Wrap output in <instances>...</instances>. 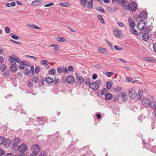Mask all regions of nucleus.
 I'll use <instances>...</instances> for the list:
<instances>
[{
	"mask_svg": "<svg viewBox=\"0 0 156 156\" xmlns=\"http://www.w3.org/2000/svg\"><path fill=\"white\" fill-rule=\"evenodd\" d=\"M11 30L8 27H6L5 29V31L7 34H9Z\"/></svg>",
	"mask_w": 156,
	"mask_h": 156,
	"instance_id": "nucleus-55",
	"label": "nucleus"
},
{
	"mask_svg": "<svg viewBox=\"0 0 156 156\" xmlns=\"http://www.w3.org/2000/svg\"><path fill=\"white\" fill-rule=\"evenodd\" d=\"M80 2L83 7H85L87 3V0H81Z\"/></svg>",
	"mask_w": 156,
	"mask_h": 156,
	"instance_id": "nucleus-48",
	"label": "nucleus"
},
{
	"mask_svg": "<svg viewBox=\"0 0 156 156\" xmlns=\"http://www.w3.org/2000/svg\"><path fill=\"white\" fill-rule=\"evenodd\" d=\"M57 72L58 73L60 74L62 72V68L60 67H59L57 68Z\"/></svg>",
	"mask_w": 156,
	"mask_h": 156,
	"instance_id": "nucleus-57",
	"label": "nucleus"
},
{
	"mask_svg": "<svg viewBox=\"0 0 156 156\" xmlns=\"http://www.w3.org/2000/svg\"><path fill=\"white\" fill-rule=\"evenodd\" d=\"M10 73L9 71H6L3 74V76L4 77H9L10 75Z\"/></svg>",
	"mask_w": 156,
	"mask_h": 156,
	"instance_id": "nucleus-30",
	"label": "nucleus"
},
{
	"mask_svg": "<svg viewBox=\"0 0 156 156\" xmlns=\"http://www.w3.org/2000/svg\"><path fill=\"white\" fill-rule=\"evenodd\" d=\"M101 80H98L95 82L91 83L89 86L90 88L94 90H97L99 87V85L101 84Z\"/></svg>",
	"mask_w": 156,
	"mask_h": 156,
	"instance_id": "nucleus-2",
	"label": "nucleus"
},
{
	"mask_svg": "<svg viewBox=\"0 0 156 156\" xmlns=\"http://www.w3.org/2000/svg\"><path fill=\"white\" fill-rule=\"evenodd\" d=\"M28 26L32 28L33 29H41V28L37 26L35 24H32L31 25H28Z\"/></svg>",
	"mask_w": 156,
	"mask_h": 156,
	"instance_id": "nucleus-27",
	"label": "nucleus"
},
{
	"mask_svg": "<svg viewBox=\"0 0 156 156\" xmlns=\"http://www.w3.org/2000/svg\"><path fill=\"white\" fill-rule=\"evenodd\" d=\"M54 47V51L55 52H57L60 49V46L57 44H56V45Z\"/></svg>",
	"mask_w": 156,
	"mask_h": 156,
	"instance_id": "nucleus-39",
	"label": "nucleus"
},
{
	"mask_svg": "<svg viewBox=\"0 0 156 156\" xmlns=\"http://www.w3.org/2000/svg\"><path fill=\"white\" fill-rule=\"evenodd\" d=\"M66 82L69 83H73L74 81V77L72 76H68L66 79Z\"/></svg>",
	"mask_w": 156,
	"mask_h": 156,
	"instance_id": "nucleus-13",
	"label": "nucleus"
},
{
	"mask_svg": "<svg viewBox=\"0 0 156 156\" xmlns=\"http://www.w3.org/2000/svg\"><path fill=\"white\" fill-rule=\"evenodd\" d=\"M17 69V67L15 65L12 66L10 67V70L13 72H15Z\"/></svg>",
	"mask_w": 156,
	"mask_h": 156,
	"instance_id": "nucleus-29",
	"label": "nucleus"
},
{
	"mask_svg": "<svg viewBox=\"0 0 156 156\" xmlns=\"http://www.w3.org/2000/svg\"><path fill=\"white\" fill-rule=\"evenodd\" d=\"M27 148V147L26 144H21L18 147V150L19 151L21 152H23L26 151Z\"/></svg>",
	"mask_w": 156,
	"mask_h": 156,
	"instance_id": "nucleus-8",
	"label": "nucleus"
},
{
	"mask_svg": "<svg viewBox=\"0 0 156 156\" xmlns=\"http://www.w3.org/2000/svg\"><path fill=\"white\" fill-rule=\"evenodd\" d=\"M153 48L154 51L156 52V42L153 44Z\"/></svg>",
	"mask_w": 156,
	"mask_h": 156,
	"instance_id": "nucleus-64",
	"label": "nucleus"
},
{
	"mask_svg": "<svg viewBox=\"0 0 156 156\" xmlns=\"http://www.w3.org/2000/svg\"><path fill=\"white\" fill-rule=\"evenodd\" d=\"M114 34L115 37H119L122 34V31L118 29H116L114 31Z\"/></svg>",
	"mask_w": 156,
	"mask_h": 156,
	"instance_id": "nucleus-14",
	"label": "nucleus"
},
{
	"mask_svg": "<svg viewBox=\"0 0 156 156\" xmlns=\"http://www.w3.org/2000/svg\"><path fill=\"white\" fill-rule=\"evenodd\" d=\"M144 60L146 61H149L151 62H154L155 60L152 57H144Z\"/></svg>",
	"mask_w": 156,
	"mask_h": 156,
	"instance_id": "nucleus-19",
	"label": "nucleus"
},
{
	"mask_svg": "<svg viewBox=\"0 0 156 156\" xmlns=\"http://www.w3.org/2000/svg\"><path fill=\"white\" fill-rule=\"evenodd\" d=\"M20 140L18 138H16L13 140V144L12 145L13 148H16L18 144L20 143Z\"/></svg>",
	"mask_w": 156,
	"mask_h": 156,
	"instance_id": "nucleus-12",
	"label": "nucleus"
},
{
	"mask_svg": "<svg viewBox=\"0 0 156 156\" xmlns=\"http://www.w3.org/2000/svg\"><path fill=\"white\" fill-rule=\"evenodd\" d=\"M121 97L123 101H125L127 99V97L126 94L124 92H122Z\"/></svg>",
	"mask_w": 156,
	"mask_h": 156,
	"instance_id": "nucleus-26",
	"label": "nucleus"
},
{
	"mask_svg": "<svg viewBox=\"0 0 156 156\" xmlns=\"http://www.w3.org/2000/svg\"><path fill=\"white\" fill-rule=\"evenodd\" d=\"M62 72L66 74L67 73V68L63 67L62 68Z\"/></svg>",
	"mask_w": 156,
	"mask_h": 156,
	"instance_id": "nucleus-58",
	"label": "nucleus"
},
{
	"mask_svg": "<svg viewBox=\"0 0 156 156\" xmlns=\"http://www.w3.org/2000/svg\"><path fill=\"white\" fill-rule=\"evenodd\" d=\"M7 68L5 64H2L0 67V70L2 71H4Z\"/></svg>",
	"mask_w": 156,
	"mask_h": 156,
	"instance_id": "nucleus-34",
	"label": "nucleus"
},
{
	"mask_svg": "<svg viewBox=\"0 0 156 156\" xmlns=\"http://www.w3.org/2000/svg\"><path fill=\"white\" fill-rule=\"evenodd\" d=\"M146 23L144 20H140L138 24L137 28L139 30H142L144 28Z\"/></svg>",
	"mask_w": 156,
	"mask_h": 156,
	"instance_id": "nucleus-5",
	"label": "nucleus"
},
{
	"mask_svg": "<svg viewBox=\"0 0 156 156\" xmlns=\"http://www.w3.org/2000/svg\"><path fill=\"white\" fill-rule=\"evenodd\" d=\"M40 150V147L37 144L33 145L31 148V151L33 153L35 154H38Z\"/></svg>",
	"mask_w": 156,
	"mask_h": 156,
	"instance_id": "nucleus-4",
	"label": "nucleus"
},
{
	"mask_svg": "<svg viewBox=\"0 0 156 156\" xmlns=\"http://www.w3.org/2000/svg\"><path fill=\"white\" fill-rule=\"evenodd\" d=\"M128 93L130 97L132 98H134L137 95L136 92L133 88L129 89L128 90Z\"/></svg>",
	"mask_w": 156,
	"mask_h": 156,
	"instance_id": "nucleus-9",
	"label": "nucleus"
},
{
	"mask_svg": "<svg viewBox=\"0 0 156 156\" xmlns=\"http://www.w3.org/2000/svg\"><path fill=\"white\" fill-rule=\"evenodd\" d=\"M98 51L101 53L103 54L104 55H106L107 54L106 49L105 48H98Z\"/></svg>",
	"mask_w": 156,
	"mask_h": 156,
	"instance_id": "nucleus-24",
	"label": "nucleus"
},
{
	"mask_svg": "<svg viewBox=\"0 0 156 156\" xmlns=\"http://www.w3.org/2000/svg\"><path fill=\"white\" fill-rule=\"evenodd\" d=\"M130 32L131 33L136 35L137 36L138 35L137 30L134 28H131L130 29Z\"/></svg>",
	"mask_w": 156,
	"mask_h": 156,
	"instance_id": "nucleus-28",
	"label": "nucleus"
},
{
	"mask_svg": "<svg viewBox=\"0 0 156 156\" xmlns=\"http://www.w3.org/2000/svg\"><path fill=\"white\" fill-rule=\"evenodd\" d=\"M47 120V119L45 117H42L41 118H37V120L34 122V124L36 126L44 125L45 124Z\"/></svg>",
	"mask_w": 156,
	"mask_h": 156,
	"instance_id": "nucleus-1",
	"label": "nucleus"
},
{
	"mask_svg": "<svg viewBox=\"0 0 156 156\" xmlns=\"http://www.w3.org/2000/svg\"><path fill=\"white\" fill-rule=\"evenodd\" d=\"M114 48L115 49L117 50H122L123 49L122 48V47L117 45L115 46Z\"/></svg>",
	"mask_w": 156,
	"mask_h": 156,
	"instance_id": "nucleus-52",
	"label": "nucleus"
},
{
	"mask_svg": "<svg viewBox=\"0 0 156 156\" xmlns=\"http://www.w3.org/2000/svg\"><path fill=\"white\" fill-rule=\"evenodd\" d=\"M24 72L26 75H28L30 74L31 70L29 69H26L24 70Z\"/></svg>",
	"mask_w": 156,
	"mask_h": 156,
	"instance_id": "nucleus-42",
	"label": "nucleus"
},
{
	"mask_svg": "<svg viewBox=\"0 0 156 156\" xmlns=\"http://www.w3.org/2000/svg\"><path fill=\"white\" fill-rule=\"evenodd\" d=\"M56 73V71L55 69H53L50 70L48 72L49 74L55 75Z\"/></svg>",
	"mask_w": 156,
	"mask_h": 156,
	"instance_id": "nucleus-37",
	"label": "nucleus"
},
{
	"mask_svg": "<svg viewBox=\"0 0 156 156\" xmlns=\"http://www.w3.org/2000/svg\"><path fill=\"white\" fill-rule=\"evenodd\" d=\"M93 0H90V1L88 2L87 5V8L88 9H91L93 6Z\"/></svg>",
	"mask_w": 156,
	"mask_h": 156,
	"instance_id": "nucleus-17",
	"label": "nucleus"
},
{
	"mask_svg": "<svg viewBox=\"0 0 156 156\" xmlns=\"http://www.w3.org/2000/svg\"><path fill=\"white\" fill-rule=\"evenodd\" d=\"M112 97V95L109 93H107L105 95V98L107 100H110Z\"/></svg>",
	"mask_w": 156,
	"mask_h": 156,
	"instance_id": "nucleus-23",
	"label": "nucleus"
},
{
	"mask_svg": "<svg viewBox=\"0 0 156 156\" xmlns=\"http://www.w3.org/2000/svg\"><path fill=\"white\" fill-rule=\"evenodd\" d=\"M150 151L153 153H156V146H154L151 147Z\"/></svg>",
	"mask_w": 156,
	"mask_h": 156,
	"instance_id": "nucleus-44",
	"label": "nucleus"
},
{
	"mask_svg": "<svg viewBox=\"0 0 156 156\" xmlns=\"http://www.w3.org/2000/svg\"><path fill=\"white\" fill-rule=\"evenodd\" d=\"M5 154V152L3 150L0 149V156L4 155Z\"/></svg>",
	"mask_w": 156,
	"mask_h": 156,
	"instance_id": "nucleus-61",
	"label": "nucleus"
},
{
	"mask_svg": "<svg viewBox=\"0 0 156 156\" xmlns=\"http://www.w3.org/2000/svg\"><path fill=\"white\" fill-rule=\"evenodd\" d=\"M129 23V26L131 28H134L135 26V23L133 22V20H132L130 17H129L128 19Z\"/></svg>",
	"mask_w": 156,
	"mask_h": 156,
	"instance_id": "nucleus-15",
	"label": "nucleus"
},
{
	"mask_svg": "<svg viewBox=\"0 0 156 156\" xmlns=\"http://www.w3.org/2000/svg\"><path fill=\"white\" fill-rule=\"evenodd\" d=\"M76 83L80 85L83 84L84 81V79L82 76H76Z\"/></svg>",
	"mask_w": 156,
	"mask_h": 156,
	"instance_id": "nucleus-10",
	"label": "nucleus"
},
{
	"mask_svg": "<svg viewBox=\"0 0 156 156\" xmlns=\"http://www.w3.org/2000/svg\"><path fill=\"white\" fill-rule=\"evenodd\" d=\"M129 4L128 2L125 1V2H123V4H121L123 8L127 10V5Z\"/></svg>",
	"mask_w": 156,
	"mask_h": 156,
	"instance_id": "nucleus-31",
	"label": "nucleus"
},
{
	"mask_svg": "<svg viewBox=\"0 0 156 156\" xmlns=\"http://www.w3.org/2000/svg\"><path fill=\"white\" fill-rule=\"evenodd\" d=\"M97 16L98 18L101 21L102 23L103 24H105V22L102 16L100 15H98Z\"/></svg>",
	"mask_w": 156,
	"mask_h": 156,
	"instance_id": "nucleus-33",
	"label": "nucleus"
},
{
	"mask_svg": "<svg viewBox=\"0 0 156 156\" xmlns=\"http://www.w3.org/2000/svg\"><path fill=\"white\" fill-rule=\"evenodd\" d=\"M9 63L11 65H13L16 64L15 59L12 58L11 56H9Z\"/></svg>",
	"mask_w": 156,
	"mask_h": 156,
	"instance_id": "nucleus-21",
	"label": "nucleus"
},
{
	"mask_svg": "<svg viewBox=\"0 0 156 156\" xmlns=\"http://www.w3.org/2000/svg\"><path fill=\"white\" fill-rule=\"evenodd\" d=\"M3 144L5 147H9L11 145L12 142L10 139H4Z\"/></svg>",
	"mask_w": 156,
	"mask_h": 156,
	"instance_id": "nucleus-11",
	"label": "nucleus"
},
{
	"mask_svg": "<svg viewBox=\"0 0 156 156\" xmlns=\"http://www.w3.org/2000/svg\"><path fill=\"white\" fill-rule=\"evenodd\" d=\"M45 81L47 83L50 84L53 82L54 80L52 78L48 77L45 79Z\"/></svg>",
	"mask_w": 156,
	"mask_h": 156,
	"instance_id": "nucleus-20",
	"label": "nucleus"
},
{
	"mask_svg": "<svg viewBox=\"0 0 156 156\" xmlns=\"http://www.w3.org/2000/svg\"><path fill=\"white\" fill-rule=\"evenodd\" d=\"M149 106L151 108L155 109L156 108V102L153 101H150Z\"/></svg>",
	"mask_w": 156,
	"mask_h": 156,
	"instance_id": "nucleus-18",
	"label": "nucleus"
},
{
	"mask_svg": "<svg viewBox=\"0 0 156 156\" xmlns=\"http://www.w3.org/2000/svg\"><path fill=\"white\" fill-rule=\"evenodd\" d=\"M147 16L146 12L144 11L142 12L139 14V19L140 20H144L146 19Z\"/></svg>",
	"mask_w": 156,
	"mask_h": 156,
	"instance_id": "nucleus-6",
	"label": "nucleus"
},
{
	"mask_svg": "<svg viewBox=\"0 0 156 156\" xmlns=\"http://www.w3.org/2000/svg\"><path fill=\"white\" fill-rule=\"evenodd\" d=\"M145 33H147L148 32H149L150 30V27L148 26L146 27L145 28Z\"/></svg>",
	"mask_w": 156,
	"mask_h": 156,
	"instance_id": "nucleus-54",
	"label": "nucleus"
},
{
	"mask_svg": "<svg viewBox=\"0 0 156 156\" xmlns=\"http://www.w3.org/2000/svg\"><path fill=\"white\" fill-rule=\"evenodd\" d=\"M107 91V90L106 88H105L102 89L101 91V94L102 95H105V94Z\"/></svg>",
	"mask_w": 156,
	"mask_h": 156,
	"instance_id": "nucleus-51",
	"label": "nucleus"
},
{
	"mask_svg": "<svg viewBox=\"0 0 156 156\" xmlns=\"http://www.w3.org/2000/svg\"><path fill=\"white\" fill-rule=\"evenodd\" d=\"M27 83L29 87H32L33 85V81L30 80H29L27 81Z\"/></svg>",
	"mask_w": 156,
	"mask_h": 156,
	"instance_id": "nucleus-32",
	"label": "nucleus"
},
{
	"mask_svg": "<svg viewBox=\"0 0 156 156\" xmlns=\"http://www.w3.org/2000/svg\"><path fill=\"white\" fill-rule=\"evenodd\" d=\"M48 61V60H42L41 61L40 63L41 65H43L47 64Z\"/></svg>",
	"mask_w": 156,
	"mask_h": 156,
	"instance_id": "nucleus-41",
	"label": "nucleus"
},
{
	"mask_svg": "<svg viewBox=\"0 0 156 156\" xmlns=\"http://www.w3.org/2000/svg\"><path fill=\"white\" fill-rule=\"evenodd\" d=\"M47 152L45 151H44L41 152L38 156H47Z\"/></svg>",
	"mask_w": 156,
	"mask_h": 156,
	"instance_id": "nucleus-43",
	"label": "nucleus"
},
{
	"mask_svg": "<svg viewBox=\"0 0 156 156\" xmlns=\"http://www.w3.org/2000/svg\"><path fill=\"white\" fill-rule=\"evenodd\" d=\"M85 83L87 85H90V79L89 78H87L85 79Z\"/></svg>",
	"mask_w": 156,
	"mask_h": 156,
	"instance_id": "nucleus-49",
	"label": "nucleus"
},
{
	"mask_svg": "<svg viewBox=\"0 0 156 156\" xmlns=\"http://www.w3.org/2000/svg\"><path fill=\"white\" fill-rule=\"evenodd\" d=\"M10 35H11V37L14 39L17 40L19 38V37L18 36L14 35L12 33H10Z\"/></svg>",
	"mask_w": 156,
	"mask_h": 156,
	"instance_id": "nucleus-38",
	"label": "nucleus"
},
{
	"mask_svg": "<svg viewBox=\"0 0 156 156\" xmlns=\"http://www.w3.org/2000/svg\"><path fill=\"white\" fill-rule=\"evenodd\" d=\"M131 4L132 5L131 6L130 4H128L127 5V10L133 12L135 11L137 9V5L134 2H131Z\"/></svg>",
	"mask_w": 156,
	"mask_h": 156,
	"instance_id": "nucleus-3",
	"label": "nucleus"
},
{
	"mask_svg": "<svg viewBox=\"0 0 156 156\" xmlns=\"http://www.w3.org/2000/svg\"><path fill=\"white\" fill-rule=\"evenodd\" d=\"M150 101L148 98H144L141 100L142 105L144 107H147L149 105Z\"/></svg>",
	"mask_w": 156,
	"mask_h": 156,
	"instance_id": "nucleus-7",
	"label": "nucleus"
},
{
	"mask_svg": "<svg viewBox=\"0 0 156 156\" xmlns=\"http://www.w3.org/2000/svg\"><path fill=\"white\" fill-rule=\"evenodd\" d=\"M113 74V73L110 72H106L105 73V75L108 77H110Z\"/></svg>",
	"mask_w": 156,
	"mask_h": 156,
	"instance_id": "nucleus-47",
	"label": "nucleus"
},
{
	"mask_svg": "<svg viewBox=\"0 0 156 156\" xmlns=\"http://www.w3.org/2000/svg\"><path fill=\"white\" fill-rule=\"evenodd\" d=\"M54 5V3L53 2H51L45 4V5H44V6L45 7H48L50 6H53Z\"/></svg>",
	"mask_w": 156,
	"mask_h": 156,
	"instance_id": "nucleus-53",
	"label": "nucleus"
},
{
	"mask_svg": "<svg viewBox=\"0 0 156 156\" xmlns=\"http://www.w3.org/2000/svg\"><path fill=\"white\" fill-rule=\"evenodd\" d=\"M40 68L39 66H37L35 69V72L37 74L40 71Z\"/></svg>",
	"mask_w": 156,
	"mask_h": 156,
	"instance_id": "nucleus-56",
	"label": "nucleus"
},
{
	"mask_svg": "<svg viewBox=\"0 0 156 156\" xmlns=\"http://www.w3.org/2000/svg\"><path fill=\"white\" fill-rule=\"evenodd\" d=\"M126 80L128 82H131L132 83H133L134 82V81L132 80V78L131 77H127L126 78Z\"/></svg>",
	"mask_w": 156,
	"mask_h": 156,
	"instance_id": "nucleus-46",
	"label": "nucleus"
},
{
	"mask_svg": "<svg viewBox=\"0 0 156 156\" xmlns=\"http://www.w3.org/2000/svg\"><path fill=\"white\" fill-rule=\"evenodd\" d=\"M97 77V75L96 74L94 73L93 75L92 76V78L93 79L95 80V79H96Z\"/></svg>",
	"mask_w": 156,
	"mask_h": 156,
	"instance_id": "nucleus-63",
	"label": "nucleus"
},
{
	"mask_svg": "<svg viewBox=\"0 0 156 156\" xmlns=\"http://www.w3.org/2000/svg\"><path fill=\"white\" fill-rule=\"evenodd\" d=\"M39 80V77L36 76H34L31 80L35 83H36Z\"/></svg>",
	"mask_w": 156,
	"mask_h": 156,
	"instance_id": "nucleus-36",
	"label": "nucleus"
},
{
	"mask_svg": "<svg viewBox=\"0 0 156 156\" xmlns=\"http://www.w3.org/2000/svg\"><path fill=\"white\" fill-rule=\"evenodd\" d=\"M142 38L144 41H146L149 39V35L147 33H145L142 35Z\"/></svg>",
	"mask_w": 156,
	"mask_h": 156,
	"instance_id": "nucleus-16",
	"label": "nucleus"
},
{
	"mask_svg": "<svg viewBox=\"0 0 156 156\" xmlns=\"http://www.w3.org/2000/svg\"><path fill=\"white\" fill-rule=\"evenodd\" d=\"M118 3L120 4H123V2H125L126 0H117Z\"/></svg>",
	"mask_w": 156,
	"mask_h": 156,
	"instance_id": "nucleus-62",
	"label": "nucleus"
},
{
	"mask_svg": "<svg viewBox=\"0 0 156 156\" xmlns=\"http://www.w3.org/2000/svg\"><path fill=\"white\" fill-rule=\"evenodd\" d=\"M21 64L24 66H30V63L26 61H22L21 62Z\"/></svg>",
	"mask_w": 156,
	"mask_h": 156,
	"instance_id": "nucleus-35",
	"label": "nucleus"
},
{
	"mask_svg": "<svg viewBox=\"0 0 156 156\" xmlns=\"http://www.w3.org/2000/svg\"><path fill=\"white\" fill-rule=\"evenodd\" d=\"M97 9L100 12H103V13H105V10L104 9L101 7H98V8H97Z\"/></svg>",
	"mask_w": 156,
	"mask_h": 156,
	"instance_id": "nucleus-45",
	"label": "nucleus"
},
{
	"mask_svg": "<svg viewBox=\"0 0 156 156\" xmlns=\"http://www.w3.org/2000/svg\"><path fill=\"white\" fill-rule=\"evenodd\" d=\"M58 40L60 42H64L66 41V39L61 37H59Z\"/></svg>",
	"mask_w": 156,
	"mask_h": 156,
	"instance_id": "nucleus-50",
	"label": "nucleus"
},
{
	"mask_svg": "<svg viewBox=\"0 0 156 156\" xmlns=\"http://www.w3.org/2000/svg\"><path fill=\"white\" fill-rule=\"evenodd\" d=\"M107 42L108 43V44H109V46H110L111 48L113 50V44L112 43L106 40Z\"/></svg>",
	"mask_w": 156,
	"mask_h": 156,
	"instance_id": "nucleus-59",
	"label": "nucleus"
},
{
	"mask_svg": "<svg viewBox=\"0 0 156 156\" xmlns=\"http://www.w3.org/2000/svg\"><path fill=\"white\" fill-rule=\"evenodd\" d=\"M112 86V83L111 81L108 82L106 84V88L108 90L111 89Z\"/></svg>",
	"mask_w": 156,
	"mask_h": 156,
	"instance_id": "nucleus-25",
	"label": "nucleus"
},
{
	"mask_svg": "<svg viewBox=\"0 0 156 156\" xmlns=\"http://www.w3.org/2000/svg\"><path fill=\"white\" fill-rule=\"evenodd\" d=\"M25 57L27 58H33L35 61H37V58L33 56H32L29 55H26Z\"/></svg>",
	"mask_w": 156,
	"mask_h": 156,
	"instance_id": "nucleus-40",
	"label": "nucleus"
},
{
	"mask_svg": "<svg viewBox=\"0 0 156 156\" xmlns=\"http://www.w3.org/2000/svg\"><path fill=\"white\" fill-rule=\"evenodd\" d=\"M30 69V70L32 74H34V66H31Z\"/></svg>",
	"mask_w": 156,
	"mask_h": 156,
	"instance_id": "nucleus-60",
	"label": "nucleus"
},
{
	"mask_svg": "<svg viewBox=\"0 0 156 156\" xmlns=\"http://www.w3.org/2000/svg\"><path fill=\"white\" fill-rule=\"evenodd\" d=\"M41 3L40 0H36L32 2L31 3V5H40Z\"/></svg>",
	"mask_w": 156,
	"mask_h": 156,
	"instance_id": "nucleus-22",
	"label": "nucleus"
}]
</instances>
